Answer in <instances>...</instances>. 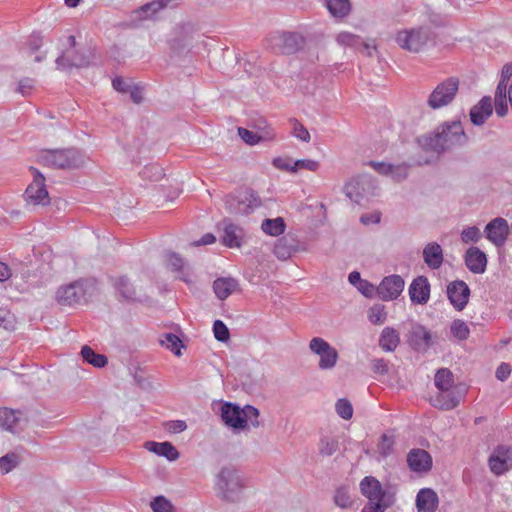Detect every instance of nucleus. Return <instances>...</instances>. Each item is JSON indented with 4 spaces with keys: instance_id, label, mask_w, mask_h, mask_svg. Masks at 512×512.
<instances>
[{
    "instance_id": "obj_56",
    "label": "nucleus",
    "mask_w": 512,
    "mask_h": 512,
    "mask_svg": "<svg viewBox=\"0 0 512 512\" xmlns=\"http://www.w3.org/2000/svg\"><path fill=\"white\" fill-rule=\"evenodd\" d=\"M238 133L242 140L249 145H255L260 143L259 135L258 132L256 131H250L245 128H239Z\"/></svg>"
},
{
    "instance_id": "obj_21",
    "label": "nucleus",
    "mask_w": 512,
    "mask_h": 512,
    "mask_svg": "<svg viewBox=\"0 0 512 512\" xmlns=\"http://www.w3.org/2000/svg\"><path fill=\"white\" fill-rule=\"evenodd\" d=\"M492 113V99L490 96H484L471 108L469 115L470 120L474 125L481 126L492 115Z\"/></svg>"
},
{
    "instance_id": "obj_35",
    "label": "nucleus",
    "mask_w": 512,
    "mask_h": 512,
    "mask_svg": "<svg viewBox=\"0 0 512 512\" xmlns=\"http://www.w3.org/2000/svg\"><path fill=\"white\" fill-rule=\"evenodd\" d=\"M82 358L95 368H102L108 363V359L103 354L96 353L90 346H83L81 349Z\"/></svg>"
},
{
    "instance_id": "obj_51",
    "label": "nucleus",
    "mask_w": 512,
    "mask_h": 512,
    "mask_svg": "<svg viewBox=\"0 0 512 512\" xmlns=\"http://www.w3.org/2000/svg\"><path fill=\"white\" fill-rule=\"evenodd\" d=\"M460 237L465 244L476 243L481 239L482 233L478 227L470 226L462 230Z\"/></svg>"
},
{
    "instance_id": "obj_41",
    "label": "nucleus",
    "mask_w": 512,
    "mask_h": 512,
    "mask_svg": "<svg viewBox=\"0 0 512 512\" xmlns=\"http://www.w3.org/2000/svg\"><path fill=\"white\" fill-rule=\"evenodd\" d=\"M140 174L144 180L155 182L160 181L164 177L163 168L158 164L146 165Z\"/></svg>"
},
{
    "instance_id": "obj_31",
    "label": "nucleus",
    "mask_w": 512,
    "mask_h": 512,
    "mask_svg": "<svg viewBox=\"0 0 512 512\" xmlns=\"http://www.w3.org/2000/svg\"><path fill=\"white\" fill-rule=\"evenodd\" d=\"M170 0H153L141 6L133 12L134 18L137 20L152 19L160 10L164 9Z\"/></svg>"
},
{
    "instance_id": "obj_42",
    "label": "nucleus",
    "mask_w": 512,
    "mask_h": 512,
    "mask_svg": "<svg viewBox=\"0 0 512 512\" xmlns=\"http://www.w3.org/2000/svg\"><path fill=\"white\" fill-rule=\"evenodd\" d=\"M369 321L373 324L380 325L386 321L387 312L384 305L375 304L368 311Z\"/></svg>"
},
{
    "instance_id": "obj_50",
    "label": "nucleus",
    "mask_w": 512,
    "mask_h": 512,
    "mask_svg": "<svg viewBox=\"0 0 512 512\" xmlns=\"http://www.w3.org/2000/svg\"><path fill=\"white\" fill-rule=\"evenodd\" d=\"M150 507L153 510V512H174V507L172 503L164 496L155 497L151 501Z\"/></svg>"
},
{
    "instance_id": "obj_48",
    "label": "nucleus",
    "mask_w": 512,
    "mask_h": 512,
    "mask_svg": "<svg viewBox=\"0 0 512 512\" xmlns=\"http://www.w3.org/2000/svg\"><path fill=\"white\" fill-rule=\"evenodd\" d=\"M337 42L343 46L359 49V44L362 43V39L350 32H341L337 35Z\"/></svg>"
},
{
    "instance_id": "obj_22",
    "label": "nucleus",
    "mask_w": 512,
    "mask_h": 512,
    "mask_svg": "<svg viewBox=\"0 0 512 512\" xmlns=\"http://www.w3.org/2000/svg\"><path fill=\"white\" fill-rule=\"evenodd\" d=\"M439 498L431 488H422L416 495L417 512H435L438 508Z\"/></svg>"
},
{
    "instance_id": "obj_52",
    "label": "nucleus",
    "mask_w": 512,
    "mask_h": 512,
    "mask_svg": "<svg viewBox=\"0 0 512 512\" xmlns=\"http://www.w3.org/2000/svg\"><path fill=\"white\" fill-rule=\"evenodd\" d=\"M394 446V438L392 435L383 434L377 445V451L382 457L388 456Z\"/></svg>"
},
{
    "instance_id": "obj_34",
    "label": "nucleus",
    "mask_w": 512,
    "mask_h": 512,
    "mask_svg": "<svg viewBox=\"0 0 512 512\" xmlns=\"http://www.w3.org/2000/svg\"><path fill=\"white\" fill-rule=\"evenodd\" d=\"M20 412L8 408L0 409V428L14 432L15 426L19 421Z\"/></svg>"
},
{
    "instance_id": "obj_60",
    "label": "nucleus",
    "mask_w": 512,
    "mask_h": 512,
    "mask_svg": "<svg viewBox=\"0 0 512 512\" xmlns=\"http://www.w3.org/2000/svg\"><path fill=\"white\" fill-rule=\"evenodd\" d=\"M167 265L174 271H181L184 267V260L176 253L167 254Z\"/></svg>"
},
{
    "instance_id": "obj_61",
    "label": "nucleus",
    "mask_w": 512,
    "mask_h": 512,
    "mask_svg": "<svg viewBox=\"0 0 512 512\" xmlns=\"http://www.w3.org/2000/svg\"><path fill=\"white\" fill-rule=\"evenodd\" d=\"M0 326L6 330L14 328V317L6 309L0 308Z\"/></svg>"
},
{
    "instance_id": "obj_38",
    "label": "nucleus",
    "mask_w": 512,
    "mask_h": 512,
    "mask_svg": "<svg viewBox=\"0 0 512 512\" xmlns=\"http://www.w3.org/2000/svg\"><path fill=\"white\" fill-rule=\"evenodd\" d=\"M159 342L162 346L169 349L175 355H177V356L181 355L180 349H181V347H183V345H182V341L180 340V338L177 335H175L173 333H165L160 337Z\"/></svg>"
},
{
    "instance_id": "obj_10",
    "label": "nucleus",
    "mask_w": 512,
    "mask_h": 512,
    "mask_svg": "<svg viewBox=\"0 0 512 512\" xmlns=\"http://www.w3.org/2000/svg\"><path fill=\"white\" fill-rule=\"evenodd\" d=\"M361 493L368 498L369 503L389 505L394 503V497L388 491L382 489L381 483L373 476H366L360 482Z\"/></svg>"
},
{
    "instance_id": "obj_55",
    "label": "nucleus",
    "mask_w": 512,
    "mask_h": 512,
    "mask_svg": "<svg viewBox=\"0 0 512 512\" xmlns=\"http://www.w3.org/2000/svg\"><path fill=\"white\" fill-rule=\"evenodd\" d=\"M214 336L218 341L226 342L230 338V333L227 326L221 321L216 320L213 324Z\"/></svg>"
},
{
    "instance_id": "obj_4",
    "label": "nucleus",
    "mask_w": 512,
    "mask_h": 512,
    "mask_svg": "<svg viewBox=\"0 0 512 512\" xmlns=\"http://www.w3.org/2000/svg\"><path fill=\"white\" fill-rule=\"evenodd\" d=\"M432 32L428 26H416L398 30L394 40L404 51L420 53L431 40Z\"/></svg>"
},
{
    "instance_id": "obj_24",
    "label": "nucleus",
    "mask_w": 512,
    "mask_h": 512,
    "mask_svg": "<svg viewBox=\"0 0 512 512\" xmlns=\"http://www.w3.org/2000/svg\"><path fill=\"white\" fill-rule=\"evenodd\" d=\"M409 295L413 303H427L430 296V285L427 278L419 276L414 279L409 287Z\"/></svg>"
},
{
    "instance_id": "obj_39",
    "label": "nucleus",
    "mask_w": 512,
    "mask_h": 512,
    "mask_svg": "<svg viewBox=\"0 0 512 512\" xmlns=\"http://www.w3.org/2000/svg\"><path fill=\"white\" fill-rule=\"evenodd\" d=\"M435 386L438 390H447L453 386V374L450 370L442 368L435 374Z\"/></svg>"
},
{
    "instance_id": "obj_12",
    "label": "nucleus",
    "mask_w": 512,
    "mask_h": 512,
    "mask_svg": "<svg viewBox=\"0 0 512 512\" xmlns=\"http://www.w3.org/2000/svg\"><path fill=\"white\" fill-rule=\"evenodd\" d=\"M512 78V62L503 66L500 81L495 91V111L499 117H504L508 113L507 88Z\"/></svg>"
},
{
    "instance_id": "obj_32",
    "label": "nucleus",
    "mask_w": 512,
    "mask_h": 512,
    "mask_svg": "<svg viewBox=\"0 0 512 512\" xmlns=\"http://www.w3.org/2000/svg\"><path fill=\"white\" fill-rule=\"evenodd\" d=\"M400 344V334L393 327H385L379 337V346L386 352H393Z\"/></svg>"
},
{
    "instance_id": "obj_2",
    "label": "nucleus",
    "mask_w": 512,
    "mask_h": 512,
    "mask_svg": "<svg viewBox=\"0 0 512 512\" xmlns=\"http://www.w3.org/2000/svg\"><path fill=\"white\" fill-rule=\"evenodd\" d=\"M245 487V479L234 467H222L215 476V492L222 501L240 502L243 499Z\"/></svg>"
},
{
    "instance_id": "obj_9",
    "label": "nucleus",
    "mask_w": 512,
    "mask_h": 512,
    "mask_svg": "<svg viewBox=\"0 0 512 512\" xmlns=\"http://www.w3.org/2000/svg\"><path fill=\"white\" fill-rule=\"evenodd\" d=\"M33 175V181L28 185L24 193V198L29 205H47L49 204V194L45 185V177L36 168L30 167Z\"/></svg>"
},
{
    "instance_id": "obj_28",
    "label": "nucleus",
    "mask_w": 512,
    "mask_h": 512,
    "mask_svg": "<svg viewBox=\"0 0 512 512\" xmlns=\"http://www.w3.org/2000/svg\"><path fill=\"white\" fill-rule=\"evenodd\" d=\"M410 344L415 349H426L431 344V334L422 325H414L409 335Z\"/></svg>"
},
{
    "instance_id": "obj_3",
    "label": "nucleus",
    "mask_w": 512,
    "mask_h": 512,
    "mask_svg": "<svg viewBox=\"0 0 512 512\" xmlns=\"http://www.w3.org/2000/svg\"><path fill=\"white\" fill-rule=\"evenodd\" d=\"M39 161L54 169H78L84 164V156L74 148L44 150L39 155Z\"/></svg>"
},
{
    "instance_id": "obj_6",
    "label": "nucleus",
    "mask_w": 512,
    "mask_h": 512,
    "mask_svg": "<svg viewBox=\"0 0 512 512\" xmlns=\"http://www.w3.org/2000/svg\"><path fill=\"white\" fill-rule=\"evenodd\" d=\"M302 43V36L295 32L276 31L267 38L268 47L278 54H293L301 47Z\"/></svg>"
},
{
    "instance_id": "obj_43",
    "label": "nucleus",
    "mask_w": 512,
    "mask_h": 512,
    "mask_svg": "<svg viewBox=\"0 0 512 512\" xmlns=\"http://www.w3.org/2000/svg\"><path fill=\"white\" fill-rule=\"evenodd\" d=\"M339 444L333 437H323L319 443V452L323 456H331L338 450Z\"/></svg>"
},
{
    "instance_id": "obj_5",
    "label": "nucleus",
    "mask_w": 512,
    "mask_h": 512,
    "mask_svg": "<svg viewBox=\"0 0 512 512\" xmlns=\"http://www.w3.org/2000/svg\"><path fill=\"white\" fill-rule=\"evenodd\" d=\"M459 85V79L454 76L443 80L428 96L427 105L433 110L448 106L454 101Z\"/></svg>"
},
{
    "instance_id": "obj_64",
    "label": "nucleus",
    "mask_w": 512,
    "mask_h": 512,
    "mask_svg": "<svg viewBox=\"0 0 512 512\" xmlns=\"http://www.w3.org/2000/svg\"><path fill=\"white\" fill-rule=\"evenodd\" d=\"M272 163L273 166L279 170L293 172V163L288 159L276 157L273 159Z\"/></svg>"
},
{
    "instance_id": "obj_27",
    "label": "nucleus",
    "mask_w": 512,
    "mask_h": 512,
    "mask_svg": "<svg viewBox=\"0 0 512 512\" xmlns=\"http://www.w3.org/2000/svg\"><path fill=\"white\" fill-rule=\"evenodd\" d=\"M423 260L433 270L441 267L444 256L441 246L436 242L428 243L423 249Z\"/></svg>"
},
{
    "instance_id": "obj_63",
    "label": "nucleus",
    "mask_w": 512,
    "mask_h": 512,
    "mask_svg": "<svg viewBox=\"0 0 512 512\" xmlns=\"http://www.w3.org/2000/svg\"><path fill=\"white\" fill-rule=\"evenodd\" d=\"M165 427L171 433H180L187 429V424L183 420H174L167 422Z\"/></svg>"
},
{
    "instance_id": "obj_8",
    "label": "nucleus",
    "mask_w": 512,
    "mask_h": 512,
    "mask_svg": "<svg viewBox=\"0 0 512 512\" xmlns=\"http://www.w3.org/2000/svg\"><path fill=\"white\" fill-rule=\"evenodd\" d=\"M87 294V282L77 280L67 285L60 286L56 291V301L62 306H74L80 304Z\"/></svg>"
},
{
    "instance_id": "obj_36",
    "label": "nucleus",
    "mask_w": 512,
    "mask_h": 512,
    "mask_svg": "<svg viewBox=\"0 0 512 512\" xmlns=\"http://www.w3.org/2000/svg\"><path fill=\"white\" fill-rule=\"evenodd\" d=\"M261 228L263 232L268 235L279 236L285 230V223L281 217L275 219H265L262 222Z\"/></svg>"
},
{
    "instance_id": "obj_17",
    "label": "nucleus",
    "mask_w": 512,
    "mask_h": 512,
    "mask_svg": "<svg viewBox=\"0 0 512 512\" xmlns=\"http://www.w3.org/2000/svg\"><path fill=\"white\" fill-rule=\"evenodd\" d=\"M508 232V222L501 217L493 219L485 227L487 239L496 246H502L505 243Z\"/></svg>"
},
{
    "instance_id": "obj_1",
    "label": "nucleus",
    "mask_w": 512,
    "mask_h": 512,
    "mask_svg": "<svg viewBox=\"0 0 512 512\" xmlns=\"http://www.w3.org/2000/svg\"><path fill=\"white\" fill-rule=\"evenodd\" d=\"M468 136L460 121H446L432 132L418 138L419 145L426 151L443 153L466 145Z\"/></svg>"
},
{
    "instance_id": "obj_11",
    "label": "nucleus",
    "mask_w": 512,
    "mask_h": 512,
    "mask_svg": "<svg viewBox=\"0 0 512 512\" xmlns=\"http://www.w3.org/2000/svg\"><path fill=\"white\" fill-rule=\"evenodd\" d=\"M261 200L253 191H246L240 197H228L226 199L227 209L232 214L248 215L260 207Z\"/></svg>"
},
{
    "instance_id": "obj_53",
    "label": "nucleus",
    "mask_w": 512,
    "mask_h": 512,
    "mask_svg": "<svg viewBox=\"0 0 512 512\" xmlns=\"http://www.w3.org/2000/svg\"><path fill=\"white\" fill-rule=\"evenodd\" d=\"M293 251L294 249L286 244L285 238L279 239L274 247L276 257L282 260L289 258Z\"/></svg>"
},
{
    "instance_id": "obj_59",
    "label": "nucleus",
    "mask_w": 512,
    "mask_h": 512,
    "mask_svg": "<svg viewBox=\"0 0 512 512\" xmlns=\"http://www.w3.org/2000/svg\"><path fill=\"white\" fill-rule=\"evenodd\" d=\"M35 82L31 78H24L21 79L18 83V87L16 91L20 93L22 96H28L31 94L32 90L34 89Z\"/></svg>"
},
{
    "instance_id": "obj_16",
    "label": "nucleus",
    "mask_w": 512,
    "mask_h": 512,
    "mask_svg": "<svg viewBox=\"0 0 512 512\" xmlns=\"http://www.w3.org/2000/svg\"><path fill=\"white\" fill-rule=\"evenodd\" d=\"M490 470L501 475L512 468V452L509 447L498 446L489 457Z\"/></svg>"
},
{
    "instance_id": "obj_44",
    "label": "nucleus",
    "mask_w": 512,
    "mask_h": 512,
    "mask_svg": "<svg viewBox=\"0 0 512 512\" xmlns=\"http://www.w3.org/2000/svg\"><path fill=\"white\" fill-rule=\"evenodd\" d=\"M450 329L453 336L459 340H466L470 335V329L468 325L460 319L454 320Z\"/></svg>"
},
{
    "instance_id": "obj_46",
    "label": "nucleus",
    "mask_w": 512,
    "mask_h": 512,
    "mask_svg": "<svg viewBox=\"0 0 512 512\" xmlns=\"http://www.w3.org/2000/svg\"><path fill=\"white\" fill-rule=\"evenodd\" d=\"M337 414L344 420H350L353 416V407L346 398L338 399L335 404Z\"/></svg>"
},
{
    "instance_id": "obj_25",
    "label": "nucleus",
    "mask_w": 512,
    "mask_h": 512,
    "mask_svg": "<svg viewBox=\"0 0 512 512\" xmlns=\"http://www.w3.org/2000/svg\"><path fill=\"white\" fill-rule=\"evenodd\" d=\"M113 285L118 295L123 300L134 302L140 299L137 288L127 276H119L115 278Z\"/></svg>"
},
{
    "instance_id": "obj_30",
    "label": "nucleus",
    "mask_w": 512,
    "mask_h": 512,
    "mask_svg": "<svg viewBox=\"0 0 512 512\" xmlns=\"http://www.w3.org/2000/svg\"><path fill=\"white\" fill-rule=\"evenodd\" d=\"M170 0H153L141 6L133 12L134 18L137 20L152 19L160 10L164 9Z\"/></svg>"
},
{
    "instance_id": "obj_62",
    "label": "nucleus",
    "mask_w": 512,
    "mask_h": 512,
    "mask_svg": "<svg viewBox=\"0 0 512 512\" xmlns=\"http://www.w3.org/2000/svg\"><path fill=\"white\" fill-rule=\"evenodd\" d=\"M372 370L376 374L385 375L388 373V362L384 359H373L371 361Z\"/></svg>"
},
{
    "instance_id": "obj_57",
    "label": "nucleus",
    "mask_w": 512,
    "mask_h": 512,
    "mask_svg": "<svg viewBox=\"0 0 512 512\" xmlns=\"http://www.w3.org/2000/svg\"><path fill=\"white\" fill-rule=\"evenodd\" d=\"M293 135L304 142H309L311 138L309 131L297 120L293 121Z\"/></svg>"
},
{
    "instance_id": "obj_58",
    "label": "nucleus",
    "mask_w": 512,
    "mask_h": 512,
    "mask_svg": "<svg viewBox=\"0 0 512 512\" xmlns=\"http://www.w3.org/2000/svg\"><path fill=\"white\" fill-rule=\"evenodd\" d=\"M409 166L406 164L392 165L391 177L395 181H402L408 176Z\"/></svg>"
},
{
    "instance_id": "obj_47",
    "label": "nucleus",
    "mask_w": 512,
    "mask_h": 512,
    "mask_svg": "<svg viewBox=\"0 0 512 512\" xmlns=\"http://www.w3.org/2000/svg\"><path fill=\"white\" fill-rule=\"evenodd\" d=\"M19 464V456L15 453H8L0 458V472L2 474L9 473Z\"/></svg>"
},
{
    "instance_id": "obj_15",
    "label": "nucleus",
    "mask_w": 512,
    "mask_h": 512,
    "mask_svg": "<svg viewBox=\"0 0 512 512\" xmlns=\"http://www.w3.org/2000/svg\"><path fill=\"white\" fill-rule=\"evenodd\" d=\"M447 296L452 306L457 311H462L469 300L470 289L462 280H456L448 284Z\"/></svg>"
},
{
    "instance_id": "obj_20",
    "label": "nucleus",
    "mask_w": 512,
    "mask_h": 512,
    "mask_svg": "<svg viewBox=\"0 0 512 512\" xmlns=\"http://www.w3.org/2000/svg\"><path fill=\"white\" fill-rule=\"evenodd\" d=\"M221 418L223 422L234 429H244L245 421L242 419L241 408L230 402L221 405Z\"/></svg>"
},
{
    "instance_id": "obj_49",
    "label": "nucleus",
    "mask_w": 512,
    "mask_h": 512,
    "mask_svg": "<svg viewBox=\"0 0 512 512\" xmlns=\"http://www.w3.org/2000/svg\"><path fill=\"white\" fill-rule=\"evenodd\" d=\"M334 502L340 508H349L353 503L349 490L346 487L338 488L334 495Z\"/></svg>"
},
{
    "instance_id": "obj_37",
    "label": "nucleus",
    "mask_w": 512,
    "mask_h": 512,
    "mask_svg": "<svg viewBox=\"0 0 512 512\" xmlns=\"http://www.w3.org/2000/svg\"><path fill=\"white\" fill-rule=\"evenodd\" d=\"M345 195L357 204H361L363 196V187L359 180H351L344 186Z\"/></svg>"
},
{
    "instance_id": "obj_19",
    "label": "nucleus",
    "mask_w": 512,
    "mask_h": 512,
    "mask_svg": "<svg viewBox=\"0 0 512 512\" xmlns=\"http://www.w3.org/2000/svg\"><path fill=\"white\" fill-rule=\"evenodd\" d=\"M407 464L413 472L426 473L432 467V458L423 449H412L407 455Z\"/></svg>"
},
{
    "instance_id": "obj_33",
    "label": "nucleus",
    "mask_w": 512,
    "mask_h": 512,
    "mask_svg": "<svg viewBox=\"0 0 512 512\" xmlns=\"http://www.w3.org/2000/svg\"><path fill=\"white\" fill-rule=\"evenodd\" d=\"M146 448L159 456L166 457L169 461H175L179 457L177 449L170 442H147Z\"/></svg>"
},
{
    "instance_id": "obj_7",
    "label": "nucleus",
    "mask_w": 512,
    "mask_h": 512,
    "mask_svg": "<svg viewBox=\"0 0 512 512\" xmlns=\"http://www.w3.org/2000/svg\"><path fill=\"white\" fill-rule=\"evenodd\" d=\"M309 349L319 356L318 367L321 370L333 369L338 361L337 350L321 337H314L309 342Z\"/></svg>"
},
{
    "instance_id": "obj_40",
    "label": "nucleus",
    "mask_w": 512,
    "mask_h": 512,
    "mask_svg": "<svg viewBox=\"0 0 512 512\" xmlns=\"http://www.w3.org/2000/svg\"><path fill=\"white\" fill-rule=\"evenodd\" d=\"M327 8L334 17H344L350 10L348 0H328Z\"/></svg>"
},
{
    "instance_id": "obj_14",
    "label": "nucleus",
    "mask_w": 512,
    "mask_h": 512,
    "mask_svg": "<svg viewBox=\"0 0 512 512\" xmlns=\"http://www.w3.org/2000/svg\"><path fill=\"white\" fill-rule=\"evenodd\" d=\"M405 282L399 275H390L381 281L377 287L378 296L384 301L397 299L404 289Z\"/></svg>"
},
{
    "instance_id": "obj_13",
    "label": "nucleus",
    "mask_w": 512,
    "mask_h": 512,
    "mask_svg": "<svg viewBox=\"0 0 512 512\" xmlns=\"http://www.w3.org/2000/svg\"><path fill=\"white\" fill-rule=\"evenodd\" d=\"M69 41L71 48L65 50L57 59L56 65L58 69H70L73 67L80 68L90 64V54L85 51L74 49L75 37L70 36Z\"/></svg>"
},
{
    "instance_id": "obj_26",
    "label": "nucleus",
    "mask_w": 512,
    "mask_h": 512,
    "mask_svg": "<svg viewBox=\"0 0 512 512\" xmlns=\"http://www.w3.org/2000/svg\"><path fill=\"white\" fill-rule=\"evenodd\" d=\"M223 235L221 237L223 245L229 248H238L241 246L242 239L244 237V231L241 227L223 222Z\"/></svg>"
},
{
    "instance_id": "obj_45",
    "label": "nucleus",
    "mask_w": 512,
    "mask_h": 512,
    "mask_svg": "<svg viewBox=\"0 0 512 512\" xmlns=\"http://www.w3.org/2000/svg\"><path fill=\"white\" fill-rule=\"evenodd\" d=\"M242 419L245 421V427L247 426V422L250 421L251 425L255 428L260 426V422L258 420L259 410L251 405H246L241 409Z\"/></svg>"
},
{
    "instance_id": "obj_18",
    "label": "nucleus",
    "mask_w": 512,
    "mask_h": 512,
    "mask_svg": "<svg viewBox=\"0 0 512 512\" xmlns=\"http://www.w3.org/2000/svg\"><path fill=\"white\" fill-rule=\"evenodd\" d=\"M463 395L459 389L448 388L439 390V393L431 399L432 405L442 410H452L461 402Z\"/></svg>"
},
{
    "instance_id": "obj_23",
    "label": "nucleus",
    "mask_w": 512,
    "mask_h": 512,
    "mask_svg": "<svg viewBox=\"0 0 512 512\" xmlns=\"http://www.w3.org/2000/svg\"><path fill=\"white\" fill-rule=\"evenodd\" d=\"M465 264L475 274L484 273L487 265L486 254L478 247H470L465 253Z\"/></svg>"
},
{
    "instance_id": "obj_29",
    "label": "nucleus",
    "mask_w": 512,
    "mask_h": 512,
    "mask_svg": "<svg viewBox=\"0 0 512 512\" xmlns=\"http://www.w3.org/2000/svg\"><path fill=\"white\" fill-rule=\"evenodd\" d=\"M238 288V282L232 277L217 278L213 283L215 295L220 300L227 299Z\"/></svg>"
},
{
    "instance_id": "obj_54",
    "label": "nucleus",
    "mask_w": 512,
    "mask_h": 512,
    "mask_svg": "<svg viewBox=\"0 0 512 512\" xmlns=\"http://www.w3.org/2000/svg\"><path fill=\"white\" fill-rule=\"evenodd\" d=\"M320 164L316 160L312 159H300L293 163V172H297L300 169L315 172L319 169Z\"/></svg>"
}]
</instances>
